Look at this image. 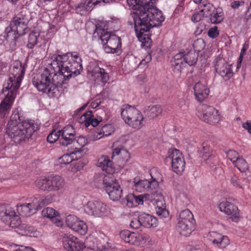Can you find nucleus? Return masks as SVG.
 I'll use <instances>...</instances> for the list:
<instances>
[{
	"label": "nucleus",
	"mask_w": 251,
	"mask_h": 251,
	"mask_svg": "<svg viewBox=\"0 0 251 251\" xmlns=\"http://www.w3.org/2000/svg\"><path fill=\"white\" fill-rule=\"evenodd\" d=\"M57 51L51 57L50 68H46L40 75L32 80L34 86L38 91L54 97L58 94V86L66 80L75 77L82 70V60L77 52L63 54Z\"/></svg>",
	"instance_id": "obj_1"
},
{
	"label": "nucleus",
	"mask_w": 251,
	"mask_h": 251,
	"mask_svg": "<svg viewBox=\"0 0 251 251\" xmlns=\"http://www.w3.org/2000/svg\"><path fill=\"white\" fill-rule=\"evenodd\" d=\"M157 0H127L129 6L133 9L130 14L132 21L128 24L134 25L138 38L142 42L148 36L151 27L159 25L164 21L162 12L152 4Z\"/></svg>",
	"instance_id": "obj_2"
},
{
	"label": "nucleus",
	"mask_w": 251,
	"mask_h": 251,
	"mask_svg": "<svg viewBox=\"0 0 251 251\" xmlns=\"http://www.w3.org/2000/svg\"><path fill=\"white\" fill-rule=\"evenodd\" d=\"M40 124L32 121H25L18 110L13 112L6 128V133L16 144L30 138L40 128Z\"/></svg>",
	"instance_id": "obj_3"
},
{
	"label": "nucleus",
	"mask_w": 251,
	"mask_h": 251,
	"mask_svg": "<svg viewBox=\"0 0 251 251\" xmlns=\"http://www.w3.org/2000/svg\"><path fill=\"white\" fill-rule=\"evenodd\" d=\"M30 19V13L26 10L22 11L15 16L5 29V40L11 39L15 43L19 37L24 35L28 29L27 24Z\"/></svg>",
	"instance_id": "obj_4"
},
{
	"label": "nucleus",
	"mask_w": 251,
	"mask_h": 251,
	"mask_svg": "<svg viewBox=\"0 0 251 251\" xmlns=\"http://www.w3.org/2000/svg\"><path fill=\"white\" fill-rule=\"evenodd\" d=\"M96 33L103 44L105 52L119 53L121 48V41L118 36L111 34L100 26L96 27L95 33Z\"/></svg>",
	"instance_id": "obj_5"
},
{
	"label": "nucleus",
	"mask_w": 251,
	"mask_h": 251,
	"mask_svg": "<svg viewBox=\"0 0 251 251\" xmlns=\"http://www.w3.org/2000/svg\"><path fill=\"white\" fill-rule=\"evenodd\" d=\"M25 68L20 61H16L10 71L8 81L3 84L2 93L7 91L16 93L24 77Z\"/></svg>",
	"instance_id": "obj_6"
},
{
	"label": "nucleus",
	"mask_w": 251,
	"mask_h": 251,
	"mask_svg": "<svg viewBox=\"0 0 251 251\" xmlns=\"http://www.w3.org/2000/svg\"><path fill=\"white\" fill-rule=\"evenodd\" d=\"M99 186L104 189L111 200L118 201L123 194V190L113 175H102L98 178Z\"/></svg>",
	"instance_id": "obj_7"
},
{
	"label": "nucleus",
	"mask_w": 251,
	"mask_h": 251,
	"mask_svg": "<svg viewBox=\"0 0 251 251\" xmlns=\"http://www.w3.org/2000/svg\"><path fill=\"white\" fill-rule=\"evenodd\" d=\"M121 116L125 122L133 128L140 129L144 126L143 116L140 111L134 107L128 105L124 106Z\"/></svg>",
	"instance_id": "obj_8"
},
{
	"label": "nucleus",
	"mask_w": 251,
	"mask_h": 251,
	"mask_svg": "<svg viewBox=\"0 0 251 251\" xmlns=\"http://www.w3.org/2000/svg\"><path fill=\"white\" fill-rule=\"evenodd\" d=\"M36 186L41 190L56 192L62 190L65 185L64 179L60 176H51L45 178H38L35 181Z\"/></svg>",
	"instance_id": "obj_9"
},
{
	"label": "nucleus",
	"mask_w": 251,
	"mask_h": 251,
	"mask_svg": "<svg viewBox=\"0 0 251 251\" xmlns=\"http://www.w3.org/2000/svg\"><path fill=\"white\" fill-rule=\"evenodd\" d=\"M197 116L201 120L209 124H215L220 120L218 111L213 107L206 104L201 105Z\"/></svg>",
	"instance_id": "obj_10"
},
{
	"label": "nucleus",
	"mask_w": 251,
	"mask_h": 251,
	"mask_svg": "<svg viewBox=\"0 0 251 251\" xmlns=\"http://www.w3.org/2000/svg\"><path fill=\"white\" fill-rule=\"evenodd\" d=\"M215 70L225 80H229L233 75L232 66L228 64L220 55L216 57L214 61Z\"/></svg>",
	"instance_id": "obj_11"
},
{
	"label": "nucleus",
	"mask_w": 251,
	"mask_h": 251,
	"mask_svg": "<svg viewBox=\"0 0 251 251\" xmlns=\"http://www.w3.org/2000/svg\"><path fill=\"white\" fill-rule=\"evenodd\" d=\"M85 212L89 215L100 217L107 214V206L99 201H89L84 206Z\"/></svg>",
	"instance_id": "obj_12"
},
{
	"label": "nucleus",
	"mask_w": 251,
	"mask_h": 251,
	"mask_svg": "<svg viewBox=\"0 0 251 251\" xmlns=\"http://www.w3.org/2000/svg\"><path fill=\"white\" fill-rule=\"evenodd\" d=\"M172 160V167L174 172L180 175L184 170L185 162L182 153L177 149H174L169 155Z\"/></svg>",
	"instance_id": "obj_13"
},
{
	"label": "nucleus",
	"mask_w": 251,
	"mask_h": 251,
	"mask_svg": "<svg viewBox=\"0 0 251 251\" xmlns=\"http://www.w3.org/2000/svg\"><path fill=\"white\" fill-rule=\"evenodd\" d=\"M20 217L15 212L14 216L10 217V220L5 223V224L12 228H17L16 232L21 235H28L33 231V227L27 226L25 224H21Z\"/></svg>",
	"instance_id": "obj_14"
},
{
	"label": "nucleus",
	"mask_w": 251,
	"mask_h": 251,
	"mask_svg": "<svg viewBox=\"0 0 251 251\" xmlns=\"http://www.w3.org/2000/svg\"><path fill=\"white\" fill-rule=\"evenodd\" d=\"M66 223L68 227L81 235H84L87 232V226L86 224L75 215L67 216Z\"/></svg>",
	"instance_id": "obj_15"
},
{
	"label": "nucleus",
	"mask_w": 251,
	"mask_h": 251,
	"mask_svg": "<svg viewBox=\"0 0 251 251\" xmlns=\"http://www.w3.org/2000/svg\"><path fill=\"white\" fill-rule=\"evenodd\" d=\"M221 211L229 216V218L232 221L237 222L240 218L239 210L237 206L234 204L228 201H224L221 202L219 205Z\"/></svg>",
	"instance_id": "obj_16"
},
{
	"label": "nucleus",
	"mask_w": 251,
	"mask_h": 251,
	"mask_svg": "<svg viewBox=\"0 0 251 251\" xmlns=\"http://www.w3.org/2000/svg\"><path fill=\"white\" fill-rule=\"evenodd\" d=\"M5 97L0 104V120L8 116L9 111L13 101L15 99L16 93L7 91L3 93Z\"/></svg>",
	"instance_id": "obj_17"
},
{
	"label": "nucleus",
	"mask_w": 251,
	"mask_h": 251,
	"mask_svg": "<svg viewBox=\"0 0 251 251\" xmlns=\"http://www.w3.org/2000/svg\"><path fill=\"white\" fill-rule=\"evenodd\" d=\"M62 241L63 247L68 251H79L85 247L82 242L71 235L64 236Z\"/></svg>",
	"instance_id": "obj_18"
},
{
	"label": "nucleus",
	"mask_w": 251,
	"mask_h": 251,
	"mask_svg": "<svg viewBox=\"0 0 251 251\" xmlns=\"http://www.w3.org/2000/svg\"><path fill=\"white\" fill-rule=\"evenodd\" d=\"M133 182L134 189L139 192L149 191L155 189L158 186L157 182L155 180L149 181L147 179L137 180L136 178H134Z\"/></svg>",
	"instance_id": "obj_19"
},
{
	"label": "nucleus",
	"mask_w": 251,
	"mask_h": 251,
	"mask_svg": "<svg viewBox=\"0 0 251 251\" xmlns=\"http://www.w3.org/2000/svg\"><path fill=\"white\" fill-rule=\"evenodd\" d=\"M88 72L98 81L100 80L103 84L107 82L109 79L108 74L104 69L99 67L96 64H95L94 66H89Z\"/></svg>",
	"instance_id": "obj_20"
},
{
	"label": "nucleus",
	"mask_w": 251,
	"mask_h": 251,
	"mask_svg": "<svg viewBox=\"0 0 251 251\" xmlns=\"http://www.w3.org/2000/svg\"><path fill=\"white\" fill-rule=\"evenodd\" d=\"M98 134V133L97 134H93L90 135L88 138L82 136L78 137L76 139L75 138L73 142L75 147L74 151H75L76 153H80L82 151V150H80L81 148L87 145L90 141H94L101 138V136L99 137Z\"/></svg>",
	"instance_id": "obj_21"
},
{
	"label": "nucleus",
	"mask_w": 251,
	"mask_h": 251,
	"mask_svg": "<svg viewBox=\"0 0 251 251\" xmlns=\"http://www.w3.org/2000/svg\"><path fill=\"white\" fill-rule=\"evenodd\" d=\"M193 89L196 99L199 102L202 101L206 99L209 93L207 86L200 82L196 83Z\"/></svg>",
	"instance_id": "obj_22"
},
{
	"label": "nucleus",
	"mask_w": 251,
	"mask_h": 251,
	"mask_svg": "<svg viewBox=\"0 0 251 251\" xmlns=\"http://www.w3.org/2000/svg\"><path fill=\"white\" fill-rule=\"evenodd\" d=\"M142 226L146 228L156 227L157 225V219L149 214L142 213L139 215Z\"/></svg>",
	"instance_id": "obj_23"
},
{
	"label": "nucleus",
	"mask_w": 251,
	"mask_h": 251,
	"mask_svg": "<svg viewBox=\"0 0 251 251\" xmlns=\"http://www.w3.org/2000/svg\"><path fill=\"white\" fill-rule=\"evenodd\" d=\"M80 120V122L85 123L86 127H88L90 125L95 127L102 121V118L100 117H98L97 118H94L92 111H88L81 116Z\"/></svg>",
	"instance_id": "obj_24"
},
{
	"label": "nucleus",
	"mask_w": 251,
	"mask_h": 251,
	"mask_svg": "<svg viewBox=\"0 0 251 251\" xmlns=\"http://www.w3.org/2000/svg\"><path fill=\"white\" fill-rule=\"evenodd\" d=\"M194 229V223L192 222H185L178 220L176 225V230L185 236H189Z\"/></svg>",
	"instance_id": "obj_25"
},
{
	"label": "nucleus",
	"mask_w": 251,
	"mask_h": 251,
	"mask_svg": "<svg viewBox=\"0 0 251 251\" xmlns=\"http://www.w3.org/2000/svg\"><path fill=\"white\" fill-rule=\"evenodd\" d=\"M183 53L176 54L171 60L172 68L174 72L179 73L181 72L186 64L183 59Z\"/></svg>",
	"instance_id": "obj_26"
},
{
	"label": "nucleus",
	"mask_w": 251,
	"mask_h": 251,
	"mask_svg": "<svg viewBox=\"0 0 251 251\" xmlns=\"http://www.w3.org/2000/svg\"><path fill=\"white\" fill-rule=\"evenodd\" d=\"M97 166L107 173L108 175H112V173L114 172L112 162L106 156L102 155L99 158Z\"/></svg>",
	"instance_id": "obj_27"
},
{
	"label": "nucleus",
	"mask_w": 251,
	"mask_h": 251,
	"mask_svg": "<svg viewBox=\"0 0 251 251\" xmlns=\"http://www.w3.org/2000/svg\"><path fill=\"white\" fill-rule=\"evenodd\" d=\"M14 214L15 210L12 207L6 205H0V220L5 224Z\"/></svg>",
	"instance_id": "obj_28"
},
{
	"label": "nucleus",
	"mask_w": 251,
	"mask_h": 251,
	"mask_svg": "<svg viewBox=\"0 0 251 251\" xmlns=\"http://www.w3.org/2000/svg\"><path fill=\"white\" fill-rule=\"evenodd\" d=\"M120 235L125 242L137 245V232H131L129 230H125L120 232Z\"/></svg>",
	"instance_id": "obj_29"
},
{
	"label": "nucleus",
	"mask_w": 251,
	"mask_h": 251,
	"mask_svg": "<svg viewBox=\"0 0 251 251\" xmlns=\"http://www.w3.org/2000/svg\"><path fill=\"white\" fill-rule=\"evenodd\" d=\"M212 151V148L209 143L208 142H204L199 150L200 156L204 160L206 161L210 157Z\"/></svg>",
	"instance_id": "obj_30"
},
{
	"label": "nucleus",
	"mask_w": 251,
	"mask_h": 251,
	"mask_svg": "<svg viewBox=\"0 0 251 251\" xmlns=\"http://www.w3.org/2000/svg\"><path fill=\"white\" fill-rule=\"evenodd\" d=\"M183 53V59L185 64H188L189 66H192L195 64L198 60V53L194 50H190L184 53Z\"/></svg>",
	"instance_id": "obj_31"
},
{
	"label": "nucleus",
	"mask_w": 251,
	"mask_h": 251,
	"mask_svg": "<svg viewBox=\"0 0 251 251\" xmlns=\"http://www.w3.org/2000/svg\"><path fill=\"white\" fill-rule=\"evenodd\" d=\"M232 185L238 189L244 190L248 183V180L246 178H239L236 175L233 174L230 179Z\"/></svg>",
	"instance_id": "obj_32"
},
{
	"label": "nucleus",
	"mask_w": 251,
	"mask_h": 251,
	"mask_svg": "<svg viewBox=\"0 0 251 251\" xmlns=\"http://www.w3.org/2000/svg\"><path fill=\"white\" fill-rule=\"evenodd\" d=\"M162 109L160 105H154L149 106L145 110L146 116L150 119H153L160 115Z\"/></svg>",
	"instance_id": "obj_33"
},
{
	"label": "nucleus",
	"mask_w": 251,
	"mask_h": 251,
	"mask_svg": "<svg viewBox=\"0 0 251 251\" xmlns=\"http://www.w3.org/2000/svg\"><path fill=\"white\" fill-rule=\"evenodd\" d=\"M28 201V203L30 207H31V210L35 212L42 207L41 197L39 195H36L34 197L29 198Z\"/></svg>",
	"instance_id": "obj_34"
},
{
	"label": "nucleus",
	"mask_w": 251,
	"mask_h": 251,
	"mask_svg": "<svg viewBox=\"0 0 251 251\" xmlns=\"http://www.w3.org/2000/svg\"><path fill=\"white\" fill-rule=\"evenodd\" d=\"M76 154L77 153L75 151H73L69 153H65L59 158V162L61 164H68L77 158L80 157V155L75 156Z\"/></svg>",
	"instance_id": "obj_35"
},
{
	"label": "nucleus",
	"mask_w": 251,
	"mask_h": 251,
	"mask_svg": "<svg viewBox=\"0 0 251 251\" xmlns=\"http://www.w3.org/2000/svg\"><path fill=\"white\" fill-rule=\"evenodd\" d=\"M116 155L120 156L125 162L127 161L129 158L128 152L122 147L117 148L113 151L112 158L113 159Z\"/></svg>",
	"instance_id": "obj_36"
},
{
	"label": "nucleus",
	"mask_w": 251,
	"mask_h": 251,
	"mask_svg": "<svg viewBox=\"0 0 251 251\" xmlns=\"http://www.w3.org/2000/svg\"><path fill=\"white\" fill-rule=\"evenodd\" d=\"M154 241L148 234H140L137 232V245L140 244L152 245Z\"/></svg>",
	"instance_id": "obj_37"
},
{
	"label": "nucleus",
	"mask_w": 251,
	"mask_h": 251,
	"mask_svg": "<svg viewBox=\"0 0 251 251\" xmlns=\"http://www.w3.org/2000/svg\"><path fill=\"white\" fill-rule=\"evenodd\" d=\"M40 36L38 32L33 31L28 36V42L26 47L29 49H33L37 43L38 38Z\"/></svg>",
	"instance_id": "obj_38"
},
{
	"label": "nucleus",
	"mask_w": 251,
	"mask_h": 251,
	"mask_svg": "<svg viewBox=\"0 0 251 251\" xmlns=\"http://www.w3.org/2000/svg\"><path fill=\"white\" fill-rule=\"evenodd\" d=\"M178 220L185 222H192L194 223L193 215L189 209L182 210L179 214Z\"/></svg>",
	"instance_id": "obj_39"
},
{
	"label": "nucleus",
	"mask_w": 251,
	"mask_h": 251,
	"mask_svg": "<svg viewBox=\"0 0 251 251\" xmlns=\"http://www.w3.org/2000/svg\"><path fill=\"white\" fill-rule=\"evenodd\" d=\"M156 213L162 217H166L168 212L165 208L164 201L162 200H155Z\"/></svg>",
	"instance_id": "obj_40"
},
{
	"label": "nucleus",
	"mask_w": 251,
	"mask_h": 251,
	"mask_svg": "<svg viewBox=\"0 0 251 251\" xmlns=\"http://www.w3.org/2000/svg\"><path fill=\"white\" fill-rule=\"evenodd\" d=\"M233 164L241 172H245L248 169L247 163L242 157L240 156L237 160L234 161Z\"/></svg>",
	"instance_id": "obj_41"
},
{
	"label": "nucleus",
	"mask_w": 251,
	"mask_h": 251,
	"mask_svg": "<svg viewBox=\"0 0 251 251\" xmlns=\"http://www.w3.org/2000/svg\"><path fill=\"white\" fill-rule=\"evenodd\" d=\"M18 211L20 214L24 216H30L31 215L35 213L31 210V207L28 203H24L22 204L19 208Z\"/></svg>",
	"instance_id": "obj_42"
},
{
	"label": "nucleus",
	"mask_w": 251,
	"mask_h": 251,
	"mask_svg": "<svg viewBox=\"0 0 251 251\" xmlns=\"http://www.w3.org/2000/svg\"><path fill=\"white\" fill-rule=\"evenodd\" d=\"M218 236L217 239H215L212 241L214 244H217L218 247L224 248L229 244V240L227 236L221 235H218Z\"/></svg>",
	"instance_id": "obj_43"
},
{
	"label": "nucleus",
	"mask_w": 251,
	"mask_h": 251,
	"mask_svg": "<svg viewBox=\"0 0 251 251\" xmlns=\"http://www.w3.org/2000/svg\"><path fill=\"white\" fill-rule=\"evenodd\" d=\"M61 136L64 137L66 139L65 140H67V138H66V135L70 136H75V128L73 127V126L70 125H68L65 126L63 129L60 130Z\"/></svg>",
	"instance_id": "obj_44"
},
{
	"label": "nucleus",
	"mask_w": 251,
	"mask_h": 251,
	"mask_svg": "<svg viewBox=\"0 0 251 251\" xmlns=\"http://www.w3.org/2000/svg\"><path fill=\"white\" fill-rule=\"evenodd\" d=\"M210 21L212 24H217L220 23L224 20L223 13H218L217 12L209 14Z\"/></svg>",
	"instance_id": "obj_45"
},
{
	"label": "nucleus",
	"mask_w": 251,
	"mask_h": 251,
	"mask_svg": "<svg viewBox=\"0 0 251 251\" xmlns=\"http://www.w3.org/2000/svg\"><path fill=\"white\" fill-rule=\"evenodd\" d=\"M193 46L195 52H200L204 49L205 43L203 39L199 38L194 42Z\"/></svg>",
	"instance_id": "obj_46"
},
{
	"label": "nucleus",
	"mask_w": 251,
	"mask_h": 251,
	"mask_svg": "<svg viewBox=\"0 0 251 251\" xmlns=\"http://www.w3.org/2000/svg\"><path fill=\"white\" fill-rule=\"evenodd\" d=\"M61 136L60 130H57L54 129L52 132L48 136L47 141L50 143H54L57 141Z\"/></svg>",
	"instance_id": "obj_47"
},
{
	"label": "nucleus",
	"mask_w": 251,
	"mask_h": 251,
	"mask_svg": "<svg viewBox=\"0 0 251 251\" xmlns=\"http://www.w3.org/2000/svg\"><path fill=\"white\" fill-rule=\"evenodd\" d=\"M58 212L51 207H47L44 209L42 211V215L44 217H47L50 219L52 218L54 215H57Z\"/></svg>",
	"instance_id": "obj_48"
},
{
	"label": "nucleus",
	"mask_w": 251,
	"mask_h": 251,
	"mask_svg": "<svg viewBox=\"0 0 251 251\" xmlns=\"http://www.w3.org/2000/svg\"><path fill=\"white\" fill-rule=\"evenodd\" d=\"M112 128L111 126L110 125H105L104 126H102V127L101 128L100 132H96V133H94V134H97L98 133V134H98V136L99 137L101 136V137H102V136L101 135L102 133L103 134V136H108L110 134H111V133L112 132Z\"/></svg>",
	"instance_id": "obj_49"
},
{
	"label": "nucleus",
	"mask_w": 251,
	"mask_h": 251,
	"mask_svg": "<svg viewBox=\"0 0 251 251\" xmlns=\"http://www.w3.org/2000/svg\"><path fill=\"white\" fill-rule=\"evenodd\" d=\"M67 140L66 141V139L64 137H61L60 139V144L63 146H68L70 144L73 143L74 140L75 139V136H70L66 135Z\"/></svg>",
	"instance_id": "obj_50"
},
{
	"label": "nucleus",
	"mask_w": 251,
	"mask_h": 251,
	"mask_svg": "<svg viewBox=\"0 0 251 251\" xmlns=\"http://www.w3.org/2000/svg\"><path fill=\"white\" fill-rule=\"evenodd\" d=\"M226 157L233 163V161L237 160L240 157V155L236 151L229 150L226 152Z\"/></svg>",
	"instance_id": "obj_51"
},
{
	"label": "nucleus",
	"mask_w": 251,
	"mask_h": 251,
	"mask_svg": "<svg viewBox=\"0 0 251 251\" xmlns=\"http://www.w3.org/2000/svg\"><path fill=\"white\" fill-rule=\"evenodd\" d=\"M85 2L81 1L80 3L78 4L75 7V11L77 13L80 15H84L86 13L85 10Z\"/></svg>",
	"instance_id": "obj_52"
},
{
	"label": "nucleus",
	"mask_w": 251,
	"mask_h": 251,
	"mask_svg": "<svg viewBox=\"0 0 251 251\" xmlns=\"http://www.w3.org/2000/svg\"><path fill=\"white\" fill-rule=\"evenodd\" d=\"M134 200H135V195H133L132 194L128 195L126 197V205L129 207H132L136 206L135 204V201H134Z\"/></svg>",
	"instance_id": "obj_53"
},
{
	"label": "nucleus",
	"mask_w": 251,
	"mask_h": 251,
	"mask_svg": "<svg viewBox=\"0 0 251 251\" xmlns=\"http://www.w3.org/2000/svg\"><path fill=\"white\" fill-rule=\"evenodd\" d=\"M219 34V31L217 26H215L211 28L208 31V35L212 38H215Z\"/></svg>",
	"instance_id": "obj_54"
},
{
	"label": "nucleus",
	"mask_w": 251,
	"mask_h": 251,
	"mask_svg": "<svg viewBox=\"0 0 251 251\" xmlns=\"http://www.w3.org/2000/svg\"><path fill=\"white\" fill-rule=\"evenodd\" d=\"M139 217L138 218L133 219L130 223V226L131 227L134 229H137L142 226V224L140 222Z\"/></svg>",
	"instance_id": "obj_55"
},
{
	"label": "nucleus",
	"mask_w": 251,
	"mask_h": 251,
	"mask_svg": "<svg viewBox=\"0 0 251 251\" xmlns=\"http://www.w3.org/2000/svg\"><path fill=\"white\" fill-rule=\"evenodd\" d=\"M178 200L182 202L183 206H186L189 203V199L185 194H180L178 196Z\"/></svg>",
	"instance_id": "obj_56"
},
{
	"label": "nucleus",
	"mask_w": 251,
	"mask_h": 251,
	"mask_svg": "<svg viewBox=\"0 0 251 251\" xmlns=\"http://www.w3.org/2000/svg\"><path fill=\"white\" fill-rule=\"evenodd\" d=\"M50 220L54 224H55L58 226H59L62 225V221L61 220L60 218L58 212L57 215H54V217H53L52 218L50 219Z\"/></svg>",
	"instance_id": "obj_57"
},
{
	"label": "nucleus",
	"mask_w": 251,
	"mask_h": 251,
	"mask_svg": "<svg viewBox=\"0 0 251 251\" xmlns=\"http://www.w3.org/2000/svg\"><path fill=\"white\" fill-rule=\"evenodd\" d=\"M52 198L50 195L47 196L45 198H41V203L42 207L48 205L51 202Z\"/></svg>",
	"instance_id": "obj_58"
},
{
	"label": "nucleus",
	"mask_w": 251,
	"mask_h": 251,
	"mask_svg": "<svg viewBox=\"0 0 251 251\" xmlns=\"http://www.w3.org/2000/svg\"><path fill=\"white\" fill-rule=\"evenodd\" d=\"M212 8V6L208 4V5H204V8L201 10L200 12L202 13L205 16H209L210 9Z\"/></svg>",
	"instance_id": "obj_59"
},
{
	"label": "nucleus",
	"mask_w": 251,
	"mask_h": 251,
	"mask_svg": "<svg viewBox=\"0 0 251 251\" xmlns=\"http://www.w3.org/2000/svg\"><path fill=\"white\" fill-rule=\"evenodd\" d=\"M144 196L143 195H140L138 196L135 195V206H137L138 204H143L144 203Z\"/></svg>",
	"instance_id": "obj_60"
},
{
	"label": "nucleus",
	"mask_w": 251,
	"mask_h": 251,
	"mask_svg": "<svg viewBox=\"0 0 251 251\" xmlns=\"http://www.w3.org/2000/svg\"><path fill=\"white\" fill-rule=\"evenodd\" d=\"M84 2H85V10L87 13L88 11H90L92 9L93 6L95 5V2H92L91 0H89L88 1H85Z\"/></svg>",
	"instance_id": "obj_61"
},
{
	"label": "nucleus",
	"mask_w": 251,
	"mask_h": 251,
	"mask_svg": "<svg viewBox=\"0 0 251 251\" xmlns=\"http://www.w3.org/2000/svg\"><path fill=\"white\" fill-rule=\"evenodd\" d=\"M15 251H36L29 247L20 246Z\"/></svg>",
	"instance_id": "obj_62"
},
{
	"label": "nucleus",
	"mask_w": 251,
	"mask_h": 251,
	"mask_svg": "<svg viewBox=\"0 0 251 251\" xmlns=\"http://www.w3.org/2000/svg\"><path fill=\"white\" fill-rule=\"evenodd\" d=\"M101 102V100L100 99H96L94 101L91 102V106L93 108H96L97 107Z\"/></svg>",
	"instance_id": "obj_63"
},
{
	"label": "nucleus",
	"mask_w": 251,
	"mask_h": 251,
	"mask_svg": "<svg viewBox=\"0 0 251 251\" xmlns=\"http://www.w3.org/2000/svg\"><path fill=\"white\" fill-rule=\"evenodd\" d=\"M243 127L251 134V122H247L243 124Z\"/></svg>",
	"instance_id": "obj_64"
}]
</instances>
